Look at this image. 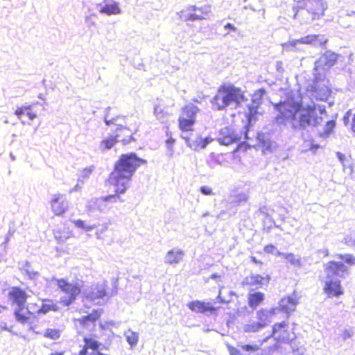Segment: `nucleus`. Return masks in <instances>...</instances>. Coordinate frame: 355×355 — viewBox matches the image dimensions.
<instances>
[{
    "label": "nucleus",
    "mask_w": 355,
    "mask_h": 355,
    "mask_svg": "<svg viewBox=\"0 0 355 355\" xmlns=\"http://www.w3.org/2000/svg\"><path fill=\"white\" fill-rule=\"evenodd\" d=\"M350 114H351V110H348V111L347 112V113H346V115L345 116V118L348 119V118H349V115H350Z\"/></svg>",
    "instance_id": "5fc2aeb1"
},
{
    "label": "nucleus",
    "mask_w": 355,
    "mask_h": 355,
    "mask_svg": "<svg viewBox=\"0 0 355 355\" xmlns=\"http://www.w3.org/2000/svg\"><path fill=\"white\" fill-rule=\"evenodd\" d=\"M338 258L343 260L349 266H355V257L351 254H338Z\"/></svg>",
    "instance_id": "72a5a7b5"
},
{
    "label": "nucleus",
    "mask_w": 355,
    "mask_h": 355,
    "mask_svg": "<svg viewBox=\"0 0 355 355\" xmlns=\"http://www.w3.org/2000/svg\"><path fill=\"white\" fill-rule=\"evenodd\" d=\"M284 257L285 259H289V260H291V261H294V257H295V256H294V254H293L290 253V254H284Z\"/></svg>",
    "instance_id": "de8ad7c7"
},
{
    "label": "nucleus",
    "mask_w": 355,
    "mask_h": 355,
    "mask_svg": "<svg viewBox=\"0 0 355 355\" xmlns=\"http://www.w3.org/2000/svg\"><path fill=\"white\" fill-rule=\"evenodd\" d=\"M8 300L12 306H16L13 311L15 320L22 325L31 324L35 313L26 305L28 295L19 286H12L8 293Z\"/></svg>",
    "instance_id": "20e7f679"
},
{
    "label": "nucleus",
    "mask_w": 355,
    "mask_h": 355,
    "mask_svg": "<svg viewBox=\"0 0 355 355\" xmlns=\"http://www.w3.org/2000/svg\"><path fill=\"white\" fill-rule=\"evenodd\" d=\"M49 355H64V354L61 352H56L54 353H51Z\"/></svg>",
    "instance_id": "864d4df0"
},
{
    "label": "nucleus",
    "mask_w": 355,
    "mask_h": 355,
    "mask_svg": "<svg viewBox=\"0 0 355 355\" xmlns=\"http://www.w3.org/2000/svg\"><path fill=\"white\" fill-rule=\"evenodd\" d=\"M327 4L323 0H298L295 6V15L304 10L312 20L318 19L324 14Z\"/></svg>",
    "instance_id": "423d86ee"
},
{
    "label": "nucleus",
    "mask_w": 355,
    "mask_h": 355,
    "mask_svg": "<svg viewBox=\"0 0 355 355\" xmlns=\"http://www.w3.org/2000/svg\"><path fill=\"white\" fill-rule=\"evenodd\" d=\"M61 335V331L57 329L48 328L44 332V336L51 340H58Z\"/></svg>",
    "instance_id": "c756f323"
},
{
    "label": "nucleus",
    "mask_w": 355,
    "mask_h": 355,
    "mask_svg": "<svg viewBox=\"0 0 355 355\" xmlns=\"http://www.w3.org/2000/svg\"><path fill=\"white\" fill-rule=\"evenodd\" d=\"M322 58L324 65L331 67L337 62L338 55L331 51H326L323 53Z\"/></svg>",
    "instance_id": "a878e982"
},
{
    "label": "nucleus",
    "mask_w": 355,
    "mask_h": 355,
    "mask_svg": "<svg viewBox=\"0 0 355 355\" xmlns=\"http://www.w3.org/2000/svg\"><path fill=\"white\" fill-rule=\"evenodd\" d=\"M93 170H94V166H89V167L83 168L81 171V175H80L81 177L84 179L89 178L91 175Z\"/></svg>",
    "instance_id": "4c0bfd02"
},
{
    "label": "nucleus",
    "mask_w": 355,
    "mask_h": 355,
    "mask_svg": "<svg viewBox=\"0 0 355 355\" xmlns=\"http://www.w3.org/2000/svg\"><path fill=\"white\" fill-rule=\"evenodd\" d=\"M241 136L231 127H225L220 131L219 141L223 145H230L239 141Z\"/></svg>",
    "instance_id": "f8f14e48"
},
{
    "label": "nucleus",
    "mask_w": 355,
    "mask_h": 355,
    "mask_svg": "<svg viewBox=\"0 0 355 355\" xmlns=\"http://www.w3.org/2000/svg\"><path fill=\"white\" fill-rule=\"evenodd\" d=\"M107 286L105 284H98L87 294V297L92 300L107 298Z\"/></svg>",
    "instance_id": "dca6fc26"
},
{
    "label": "nucleus",
    "mask_w": 355,
    "mask_h": 355,
    "mask_svg": "<svg viewBox=\"0 0 355 355\" xmlns=\"http://www.w3.org/2000/svg\"><path fill=\"white\" fill-rule=\"evenodd\" d=\"M216 300L220 302V303H222V304H225V303H227V301H225L224 299H222L221 297H220V295L219 294Z\"/></svg>",
    "instance_id": "8fccbe9b"
},
{
    "label": "nucleus",
    "mask_w": 355,
    "mask_h": 355,
    "mask_svg": "<svg viewBox=\"0 0 355 355\" xmlns=\"http://www.w3.org/2000/svg\"><path fill=\"white\" fill-rule=\"evenodd\" d=\"M275 249V245L272 244H268L264 246L263 250L266 253H272Z\"/></svg>",
    "instance_id": "79ce46f5"
},
{
    "label": "nucleus",
    "mask_w": 355,
    "mask_h": 355,
    "mask_svg": "<svg viewBox=\"0 0 355 355\" xmlns=\"http://www.w3.org/2000/svg\"><path fill=\"white\" fill-rule=\"evenodd\" d=\"M266 144H265V141H263V146H265Z\"/></svg>",
    "instance_id": "bf43d9fd"
},
{
    "label": "nucleus",
    "mask_w": 355,
    "mask_h": 355,
    "mask_svg": "<svg viewBox=\"0 0 355 355\" xmlns=\"http://www.w3.org/2000/svg\"><path fill=\"white\" fill-rule=\"evenodd\" d=\"M263 300L264 294L261 292L250 293L248 297V304L250 308L255 309L262 303Z\"/></svg>",
    "instance_id": "4be33fe9"
},
{
    "label": "nucleus",
    "mask_w": 355,
    "mask_h": 355,
    "mask_svg": "<svg viewBox=\"0 0 355 355\" xmlns=\"http://www.w3.org/2000/svg\"><path fill=\"white\" fill-rule=\"evenodd\" d=\"M275 313V309H271L270 310L267 309H259L257 312V318L258 319V322L260 323L264 324V327L267 326L268 323L270 322V317Z\"/></svg>",
    "instance_id": "5701e85b"
},
{
    "label": "nucleus",
    "mask_w": 355,
    "mask_h": 355,
    "mask_svg": "<svg viewBox=\"0 0 355 355\" xmlns=\"http://www.w3.org/2000/svg\"><path fill=\"white\" fill-rule=\"evenodd\" d=\"M251 261L255 263L262 264V261L257 260L254 257H251Z\"/></svg>",
    "instance_id": "3c124183"
},
{
    "label": "nucleus",
    "mask_w": 355,
    "mask_h": 355,
    "mask_svg": "<svg viewBox=\"0 0 355 355\" xmlns=\"http://www.w3.org/2000/svg\"><path fill=\"white\" fill-rule=\"evenodd\" d=\"M257 110L256 107H252L250 108L249 114L248 116V121H251L252 119L257 114Z\"/></svg>",
    "instance_id": "a19ab883"
},
{
    "label": "nucleus",
    "mask_w": 355,
    "mask_h": 355,
    "mask_svg": "<svg viewBox=\"0 0 355 355\" xmlns=\"http://www.w3.org/2000/svg\"><path fill=\"white\" fill-rule=\"evenodd\" d=\"M318 37L319 35H309L301 37L300 40L293 41L292 45H294L296 43L316 45L318 42L320 44L321 43L319 42Z\"/></svg>",
    "instance_id": "393cba45"
},
{
    "label": "nucleus",
    "mask_w": 355,
    "mask_h": 355,
    "mask_svg": "<svg viewBox=\"0 0 355 355\" xmlns=\"http://www.w3.org/2000/svg\"><path fill=\"white\" fill-rule=\"evenodd\" d=\"M55 239L58 242H63L73 236V231L69 227L57 228L53 230Z\"/></svg>",
    "instance_id": "412c9836"
},
{
    "label": "nucleus",
    "mask_w": 355,
    "mask_h": 355,
    "mask_svg": "<svg viewBox=\"0 0 355 355\" xmlns=\"http://www.w3.org/2000/svg\"><path fill=\"white\" fill-rule=\"evenodd\" d=\"M166 142H167L168 144H173V143L174 142V139H168V140L166 141Z\"/></svg>",
    "instance_id": "4d7b16f0"
},
{
    "label": "nucleus",
    "mask_w": 355,
    "mask_h": 355,
    "mask_svg": "<svg viewBox=\"0 0 355 355\" xmlns=\"http://www.w3.org/2000/svg\"><path fill=\"white\" fill-rule=\"evenodd\" d=\"M263 327L264 324L260 323L259 322H253L245 325L244 331L247 333H254Z\"/></svg>",
    "instance_id": "cd10ccee"
},
{
    "label": "nucleus",
    "mask_w": 355,
    "mask_h": 355,
    "mask_svg": "<svg viewBox=\"0 0 355 355\" xmlns=\"http://www.w3.org/2000/svg\"><path fill=\"white\" fill-rule=\"evenodd\" d=\"M105 123L108 125H114L115 127L114 135L118 141L127 144L135 140L133 135L137 132L138 129L137 128H135L134 130H132L130 127H128L125 117L117 116L112 119H106Z\"/></svg>",
    "instance_id": "0eeeda50"
},
{
    "label": "nucleus",
    "mask_w": 355,
    "mask_h": 355,
    "mask_svg": "<svg viewBox=\"0 0 355 355\" xmlns=\"http://www.w3.org/2000/svg\"><path fill=\"white\" fill-rule=\"evenodd\" d=\"M218 277V276H217L216 275H212L211 276V278H216V277Z\"/></svg>",
    "instance_id": "13d9d810"
},
{
    "label": "nucleus",
    "mask_w": 355,
    "mask_h": 355,
    "mask_svg": "<svg viewBox=\"0 0 355 355\" xmlns=\"http://www.w3.org/2000/svg\"><path fill=\"white\" fill-rule=\"evenodd\" d=\"M247 101L245 92L241 87L223 83L218 88L216 94L211 100V104L214 110L221 111L232 103L239 107Z\"/></svg>",
    "instance_id": "7ed1b4c3"
},
{
    "label": "nucleus",
    "mask_w": 355,
    "mask_h": 355,
    "mask_svg": "<svg viewBox=\"0 0 355 355\" xmlns=\"http://www.w3.org/2000/svg\"><path fill=\"white\" fill-rule=\"evenodd\" d=\"M15 324L13 322L7 323L6 322H0V332L2 331H8L12 332L14 330Z\"/></svg>",
    "instance_id": "c9c22d12"
},
{
    "label": "nucleus",
    "mask_w": 355,
    "mask_h": 355,
    "mask_svg": "<svg viewBox=\"0 0 355 355\" xmlns=\"http://www.w3.org/2000/svg\"><path fill=\"white\" fill-rule=\"evenodd\" d=\"M97 237L100 238V236L98 235V233H97Z\"/></svg>",
    "instance_id": "052dcab7"
},
{
    "label": "nucleus",
    "mask_w": 355,
    "mask_h": 355,
    "mask_svg": "<svg viewBox=\"0 0 355 355\" xmlns=\"http://www.w3.org/2000/svg\"><path fill=\"white\" fill-rule=\"evenodd\" d=\"M279 116L292 122L295 128L305 129L316 127L322 121V114L326 113L324 105L314 103L303 106L301 102L287 99L276 105Z\"/></svg>",
    "instance_id": "f03ea898"
},
{
    "label": "nucleus",
    "mask_w": 355,
    "mask_h": 355,
    "mask_svg": "<svg viewBox=\"0 0 355 355\" xmlns=\"http://www.w3.org/2000/svg\"><path fill=\"white\" fill-rule=\"evenodd\" d=\"M138 339V334L135 332L130 331L128 334L126 335V340L128 343L132 346L135 345L137 343Z\"/></svg>",
    "instance_id": "f704fd0d"
},
{
    "label": "nucleus",
    "mask_w": 355,
    "mask_h": 355,
    "mask_svg": "<svg viewBox=\"0 0 355 355\" xmlns=\"http://www.w3.org/2000/svg\"><path fill=\"white\" fill-rule=\"evenodd\" d=\"M14 234V231H8V234H7V236H6V242H8L9 241V239L10 237H12Z\"/></svg>",
    "instance_id": "09e8293b"
},
{
    "label": "nucleus",
    "mask_w": 355,
    "mask_h": 355,
    "mask_svg": "<svg viewBox=\"0 0 355 355\" xmlns=\"http://www.w3.org/2000/svg\"><path fill=\"white\" fill-rule=\"evenodd\" d=\"M116 142H118V140L115 135L109 137L101 141V145L105 149H110L111 148Z\"/></svg>",
    "instance_id": "473e14b6"
},
{
    "label": "nucleus",
    "mask_w": 355,
    "mask_h": 355,
    "mask_svg": "<svg viewBox=\"0 0 355 355\" xmlns=\"http://www.w3.org/2000/svg\"><path fill=\"white\" fill-rule=\"evenodd\" d=\"M38 105L39 103H36L18 106L15 109L14 114L24 123L27 120L33 121L38 117L40 114L37 109Z\"/></svg>",
    "instance_id": "9d476101"
},
{
    "label": "nucleus",
    "mask_w": 355,
    "mask_h": 355,
    "mask_svg": "<svg viewBox=\"0 0 355 355\" xmlns=\"http://www.w3.org/2000/svg\"><path fill=\"white\" fill-rule=\"evenodd\" d=\"M325 271L331 275H338L340 272L347 271V268L342 263L331 261L327 263Z\"/></svg>",
    "instance_id": "aec40b11"
},
{
    "label": "nucleus",
    "mask_w": 355,
    "mask_h": 355,
    "mask_svg": "<svg viewBox=\"0 0 355 355\" xmlns=\"http://www.w3.org/2000/svg\"><path fill=\"white\" fill-rule=\"evenodd\" d=\"M344 241L345 244L355 246V230L352 235L345 236Z\"/></svg>",
    "instance_id": "e433bc0d"
},
{
    "label": "nucleus",
    "mask_w": 355,
    "mask_h": 355,
    "mask_svg": "<svg viewBox=\"0 0 355 355\" xmlns=\"http://www.w3.org/2000/svg\"><path fill=\"white\" fill-rule=\"evenodd\" d=\"M55 284L63 293L67 295L60 300V304L64 306H69L73 303L81 293L82 286L78 283L71 284L65 279H58Z\"/></svg>",
    "instance_id": "6e6552de"
},
{
    "label": "nucleus",
    "mask_w": 355,
    "mask_h": 355,
    "mask_svg": "<svg viewBox=\"0 0 355 355\" xmlns=\"http://www.w3.org/2000/svg\"><path fill=\"white\" fill-rule=\"evenodd\" d=\"M193 103H199L197 99H193L181 108V112L178 117V128L182 132H190L193 130V125L196 122L197 114L200 108Z\"/></svg>",
    "instance_id": "39448f33"
},
{
    "label": "nucleus",
    "mask_w": 355,
    "mask_h": 355,
    "mask_svg": "<svg viewBox=\"0 0 355 355\" xmlns=\"http://www.w3.org/2000/svg\"><path fill=\"white\" fill-rule=\"evenodd\" d=\"M103 5L99 9V12L107 15H118L121 12V10L118 3L114 1L104 0Z\"/></svg>",
    "instance_id": "a211bd4d"
},
{
    "label": "nucleus",
    "mask_w": 355,
    "mask_h": 355,
    "mask_svg": "<svg viewBox=\"0 0 355 355\" xmlns=\"http://www.w3.org/2000/svg\"><path fill=\"white\" fill-rule=\"evenodd\" d=\"M242 349L246 352H257L259 350V347L256 345H245L242 346Z\"/></svg>",
    "instance_id": "58836bf2"
},
{
    "label": "nucleus",
    "mask_w": 355,
    "mask_h": 355,
    "mask_svg": "<svg viewBox=\"0 0 355 355\" xmlns=\"http://www.w3.org/2000/svg\"><path fill=\"white\" fill-rule=\"evenodd\" d=\"M323 291L329 297H338L343 294L340 280L330 279L327 281L323 287Z\"/></svg>",
    "instance_id": "4468645a"
},
{
    "label": "nucleus",
    "mask_w": 355,
    "mask_h": 355,
    "mask_svg": "<svg viewBox=\"0 0 355 355\" xmlns=\"http://www.w3.org/2000/svg\"><path fill=\"white\" fill-rule=\"evenodd\" d=\"M337 157L342 162L343 164H345V155L341 153H337Z\"/></svg>",
    "instance_id": "a18cd8bd"
},
{
    "label": "nucleus",
    "mask_w": 355,
    "mask_h": 355,
    "mask_svg": "<svg viewBox=\"0 0 355 355\" xmlns=\"http://www.w3.org/2000/svg\"><path fill=\"white\" fill-rule=\"evenodd\" d=\"M299 298L295 294L292 296H287L282 298L279 303V308L282 311L288 313L295 309L298 304Z\"/></svg>",
    "instance_id": "6ab92c4d"
},
{
    "label": "nucleus",
    "mask_w": 355,
    "mask_h": 355,
    "mask_svg": "<svg viewBox=\"0 0 355 355\" xmlns=\"http://www.w3.org/2000/svg\"><path fill=\"white\" fill-rule=\"evenodd\" d=\"M107 229V226H106L105 225H104L102 227V228H101V232H104V231H105Z\"/></svg>",
    "instance_id": "6e6d98bb"
},
{
    "label": "nucleus",
    "mask_w": 355,
    "mask_h": 355,
    "mask_svg": "<svg viewBox=\"0 0 355 355\" xmlns=\"http://www.w3.org/2000/svg\"><path fill=\"white\" fill-rule=\"evenodd\" d=\"M147 163L135 153L122 154L115 162L112 171L105 181V186L114 188V193L97 200L101 210L109 208L110 205L117 201L120 196L126 192L136 170Z\"/></svg>",
    "instance_id": "f257e3e1"
},
{
    "label": "nucleus",
    "mask_w": 355,
    "mask_h": 355,
    "mask_svg": "<svg viewBox=\"0 0 355 355\" xmlns=\"http://www.w3.org/2000/svg\"><path fill=\"white\" fill-rule=\"evenodd\" d=\"M225 28L227 29V30H229V32L230 31H236V28L232 24L230 23H227V24L225 25Z\"/></svg>",
    "instance_id": "c03bdc74"
},
{
    "label": "nucleus",
    "mask_w": 355,
    "mask_h": 355,
    "mask_svg": "<svg viewBox=\"0 0 355 355\" xmlns=\"http://www.w3.org/2000/svg\"><path fill=\"white\" fill-rule=\"evenodd\" d=\"M73 223L76 227L82 229L85 232H89L98 227L96 225H86L85 222L81 219L74 220Z\"/></svg>",
    "instance_id": "2f4dec72"
},
{
    "label": "nucleus",
    "mask_w": 355,
    "mask_h": 355,
    "mask_svg": "<svg viewBox=\"0 0 355 355\" xmlns=\"http://www.w3.org/2000/svg\"><path fill=\"white\" fill-rule=\"evenodd\" d=\"M187 306L191 311L200 313L209 312L213 314H216L220 309L219 307L211 306L209 303L199 300L190 302Z\"/></svg>",
    "instance_id": "ddd939ff"
},
{
    "label": "nucleus",
    "mask_w": 355,
    "mask_h": 355,
    "mask_svg": "<svg viewBox=\"0 0 355 355\" xmlns=\"http://www.w3.org/2000/svg\"><path fill=\"white\" fill-rule=\"evenodd\" d=\"M102 313L101 309H94L90 313L77 319L76 321L81 326L87 327L89 323L94 324L100 320Z\"/></svg>",
    "instance_id": "f3484780"
},
{
    "label": "nucleus",
    "mask_w": 355,
    "mask_h": 355,
    "mask_svg": "<svg viewBox=\"0 0 355 355\" xmlns=\"http://www.w3.org/2000/svg\"><path fill=\"white\" fill-rule=\"evenodd\" d=\"M336 123L335 120H330L326 122L324 130L321 133V136L327 137L334 132Z\"/></svg>",
    "instance_id": "7c9ffc66"
},
{
    "label": "nucleus",
    "mask_w": 355,
    "mask_h": 355,
    "mask_svg": "<svg viewBox=\"0 0 355 355\" xmlns=\"http://www.w3.org/2000/svg\"><path fill=\"white\" fill-rule=\"evenodd\" d=\"M200 191L205 195H211L212 189L207 186H202L200 189Z\"/></svg>",
    "instance_id": "ea45409f"
},
{
    "label": "nucleus",
    "mask_w": 355,
    "mask_h": 355,
    "mask_svg": "<svg viewBox=\"0 0 355 355\" xmlns=\"http://www.w3.org/2000/svg\"><path fill=\"white\" fill-rule=\"evenodd\" d=\"M193 12L189 13L186 17V21L202 20L205 19L211 13L210 6L202 7H193Z\"/></svg>",
    "instance_id": "2eb2a0df"
},
{
    "label": "nucleus",
    "mask_w": 355,
    "mask_h": 355,
    "mask_svg": "<svg viewBox=\"0 0 355 355\" xmlns=\"http://www.w3.org/2000/svg\"><path fill=\"white\" fill-rule=\"evenodd\" d=\"M58 308L56 304L51 303H43L41 306L37 308L36 312L37 313H46L51 311H57Z\"/></svg>",
    "instance_id": "c85d7f7f"
},
{
    "label": "nucleus",
    "mask_w": 355,
    "mask_h": 355,
    "mask_svg": "<svg viewBox=\"0 0 355 355\" xmlns=\"http://www.w3.org/2000/svg\"><path fill=\"white\" fill-rule=\"evenodd\" d=\"M50 205L52 211L56 216L63 215L68 209V204L63 194L56 193L53 195Z\"/></svg>",
    "instance_id": "9b49d317"
},
{
    "label": "nucleus",
    "mask_w": 355,
    "mask_h": 355,
    "mask_svg": "<svg viewBox=\"0 0 355 355\" xmlns=\"http://www.w3.org/2000/svg\"><path fill=\"white\" fill-rule=\"evenodd\" d=\"M270 336L279 343H288L295 338L294 329L286 322L274 324Z\"/></svg>",
    "instance_id": "1a4fd4ad"
},
{
    "label": "nucleus",
    "mask_w": 355,
    "mask_h": 355,
    "mask_svg": "<svg viewBox=\"0 0 355 355\" xmlns=\"http://www.w3.org/2000/svg\"><path fill=\"white\" fill-rule=\"evenodd\" d=\"M248 128L245 127V130H244L243 132V138L245 139H248Z\"/></svg>",
    "instance_id": "603ef678"
},
{
    "label": "nucleus",
    "mask_w": 355,
    "mask_h": 355,
    "mask_svg": "<svg viewBox=\"0 0 355 355\" xmlns=\"http://www.w3.org/2000/svg\"><path fill=\"white\" fill-rule=\"evenodd\" d=\"M248 148H250V146L246 144L245 143L243 142V143H240L237 147H236V150H239L241 149H243V150H247Z\"/></svg>",
    "instance_id": "37998d69"
},
{
    "label": "nucleus",
    "mask_w": 355,
    "mask_h": 355,
    "mask_svg": "<svg viewBox=\"0 0 355 355\" xmlns=\"http://www.w3.org/2000/svg\"><path fill=\"white\" fill-rule=\"evenodd\" d=\"M183 252L181 250H171L166 254L167 262L172 263H179L183 257Z\"/></svg>",
    "instance_id": "b1692460"
},
{
    "label": "nucleus",
    "mask_w": 355,
    "mask_h": 355,
    "mask_svg": "<svg viewBox=\"0 0 355 355\" xmlns=\"http://www.w3.org/2000/svg\"><path fill=\"white\" fill-rule=\"evenodd\" d=\"M250 279L252 280V282L250 283V285H257L261 286L264 284H266L270 280V276L266 275V276H261L260 275H251Z\"/></svg>",
    "instance_id": "bb28decb"
},
{
    "label": "nucleus",
    "mask_w": 355,
    "mask_h": 355,
    "mask_svg": "<svg viewBox=\"0 0 355 355\" xmlns=\"http://www.w3.org/2000/svg\"><path fill=\"white\" fill-rule=\"evenodd\" d=\"M351 130L352 132L355 133V114L353 115L352 119Z\"/></svg>",
    "instance_id": "49530a36"
}]
</instances>
